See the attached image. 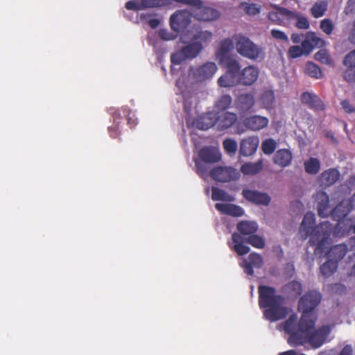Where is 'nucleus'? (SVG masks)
I'll return each mask as SVG.
<instances>
[{
    "instance_id": "nucleus-1",
    "label": "nucleus",
    "mask_w": 355,
    "mask_h": 355,
    "mask_svg": "<svg viewBox=\"0 0 355 355\" xmlns=\"http://www.w3.org/2000/svg\"><path fill=\"white\" fill-rule=\"evenodd\" d=\"M302 290V284L296 280H292L282 286L281 292L284 295L277 294L272 286L259 285V306L261 309H264V318L270 322L286 318L292 311L284 306L286 299L295 300L301 295Z\"/></svg>"
},
{
    "instance_id": "nucleus-2",
    "label": "nucleus",
    "mask_w": 355,
    "mask_h": 355,
    "mask_svg": "<svg viewBox=\"0 0 355 355\" xmlns=\"http://www.w3.org/2000/svg\"><path fill=\"white\" fill-rule=\"evenodd\" d=\"M315 322L316 320H309L304 323L297 322V315H290L284 323V330L289 334L288 344L300 346L309 343L315 349L322 346L329 334V329L327 326H322L315 329Z\"/></svg>"
},
{
    "instance_id": "nucleus-3",
    "label": "nucleus",
    "mask_w": 355,
    "mask_h": 355,
    "mask_svg": "<svg viewBox=\"0 0 355 355\" xmlns=\"http://www.w3.org/2000/svg\"><path fill=\"white\" fill-rule=\"evenodd\" d=\"M315 220L313 213L305 214L300 225L301 236L304 240L309 236L310 245H315L314 253L322 254L327 248L333 227L331 223L328 221H324L315 226Z\"/></svg>"
},
{
    "instance_id": "nucleus-4",
    "label": "nucleus",
    "mask_w": 355,
    "mask_h": 355,
    "mask_svg": "<svg viewBox=\"0 0 355 355\" xmlns=\"http://www.w3.org/2000/svg\"><path fill=\"white\" fill-rule=\"evenodd\" d=\"M236 229L239 233L234 232L232 234L233 245L230 248L239 256L247 254L250 248L243 244L245 238L254 234L258 230V225L254 221L242 220L237 225Z\"/></svg>"
},
{
    "instance_id": "nucleus-5",
    "label": "nucleus",
    "mask_w": 355,
    "mask_h": 355,
    "mask_svg": "<svg viewBox=\"0 0 355 355\" xmlns=\"http://www.w3.org/2000/svg\"><path fill=\"white\" fill-rule=\"evenodd\" d=\"M322 299L321 294L316 291H309L305 293L298 302L297 308L302 311V315L297 322L304 323L309 320H316L317 317L313 313L320 304Z\"/></svg>"
},
{
    "instance_id": "nucleus-6",
    "label": "nucleus",
    "mask_w": 355,
    "mask_h": 355,
    "mask_svg": "<svg viewBox=\"0 0 355 355\" xmlns=\"http://www.w3.org/2000/svg\"><path fill=\"white\" fill-rule=\"evenodd\" d=\"M233 39L236 51L241 56L252 60L263 58V48L254 43L248 37L242 34H236L233 36Z\"/></svg>"
},
{
    "instance_id": "nucleus-7",
    "label": "nucleus",
    "mask_w": 355,
    "mask_h": 355,
    "mask_svg": "<svg viewBox=\"0 0 355 355\" xmlns=\"http://www.w3.org/2000/svg\"><path fill=\"white\" fill-rule=\"evenodd\" d=\"M220 62L226 68V73L218 79V85L222 87H231L236 85L241 73L239 62L230 57L222 58Z\"/></svg>"
},
{
    "instance_id": "nucleus-8",
    "label": "nucleus",
    "mask_w": 355,
    "mask_h": 355,
    "mask_svg": "<svg viewBox=\"0 0 355 355\" xmlns=\"http://www.w3.org/2000/svg\"><path fill=\"white\" fill-rule=\"evenodd\" d=\"M202 50V44L201 42L192 41L180 51L171 54V63L172 64H180L187 60L193 59L198 55Z\"/></svg>"
},
{
    "instance_id": "nucleus-9",
    "label": "nucleus",
    "mask_w": 355,
    "mask_h": 355,
    "mask_svg": "<svg viewBox=\"0 0 355 355\" xmlns=\"http://www.w3.org/2000/svg\"><path fill=\"white\" fill-rule=\"evenodd\" d=\"M217 69L218 67L214 62H207L196 67H190L189 77L193 83H202L211 78Z\"/></svg>"
},
{
    "instance_id": "nucleus-10",
    "label": "nucleus",
    "mask_w": 355,
    "mask_h": 355,
    "mask_svg": "<svg viewBox=\"0 0 355 355\" xmlns=\"http://www.w3.org/2000/svg\"><path fill=\"white\" fill-rule=\"evenodd\" d=\"M192 17L193 8L190 10H178L170 17V26L176 32L182 31L191 24Z\"/></svg>"
},
{
    "instance_id": "nucleus-11",
    "label": "nucleus",
    "mask_w": 355,
    "mask_h": 355,
    "mask_svg": "<svg viewBox=\"0 0 355 355\" xmlns=\"http://www.w3.org/2000/svg\"><path fill=\"white\" fill-rule=\"evenodd\" d=\"M210 176L216 181L229 182L240 178V173L232 167L218 166L210 171Z\"/></svg>"
},
{
    "instance_id": "nucleus-12",
    "label": "nucleus",
    "mask_w": 355,
    "mask_h": 355,
    "mask_svg": "<svg viewBox=\"0 0 355 355\" xmlns=\"http://www.w3.org/2000/svg\"><path fill=\"white\" fill-rule=\"evenodd\" d=\"M238 120L237 114L231 112L216 113V128L220 131L231 128Z\"/></svg>"
},
{
    "instance_id": "nucleus-13",
    "label": "nucleus",
    "mask_w": 355,
    "mask_h": 355,
    "mask_svg": "<svg viewBox=\"0 0 355 355\" xmlns=\"http://www.w3.org/2000/svg\"><path fill=\"white\" fill-rule=\"evenodd\" d=\"M275 8L279 10L281 15L287 20L296 19L297 23L295 26L298 29L306 30L309 28L310 23L306 17L300 15L297 12L289 10L284 7L275 6Z\"/></svg>"
},
{
    "instance_id": "nucleus-14",
    "label": "nucleus",
    "mask_w": 355,
    "mask_h": 355,
    "mask_svg": "<svg viewBox=\"0 0 355 355\" xmlns=\"http://www.w3.org/2000/svg\"><path fill=\"white\" fill-rule=\"evenodd\" d=\"M259 70L257 67L249 65L241 71L236 84L250 86L258 79Z\"/></svg>"
},
{
    "instance_id": "nucleus-15",
    "label": "nucleus",
    "mask_w": 355,
    "mask_h": 355,
    "mask_svg": "<svg viewBox=\"0 0 355 355\" xmlns=\"http://www.w3.org/2000/svg\"><path fill=\"white\" fill-rule=\"evenodd\" d=\"M263 261L262 257L256 252L250 254L248 259H245L240 263L244 272L249 276L254 275L253 268H261L263 266Z\"/></svg>"
},
{
    "instance_id": "nucleus-16",
    "label": "nucleus",
    "mask_w": 355,
    "mask_h": 355,
    "mask_svg": "<svg viewBox=\"0 0 355 355\" xmlns=\"http://www.w3.org/2000/svg\"><path fill=\"white\" fill-rule=\"evenodd\" d=\"M269 120L266 116L261 115H252L243 119V125L253 132L259 131L268 126Z\"/></svg>"
},
{
    "instance_id": "nucleus-17",
    "label": "nucleus",
    "mask_w": 355,
    "mask_h": 355,
    "mask_svg": "<svg viewBox=\"0 0 355 355\" xmlns=\"http://www.w3.org/2000/svg\"><path fill=\"white\" fill-rule=\"evenodd\" d=\"M242 195L247 200L258 205L267 206L271 201L270 197L266 193L250 189H243Z\"/></svg>"
},
{
    "instance_id": "nucleus-18",
    "label": "nucleus",
    "mask_w": 355,
    "mask_h": 355,
    "mask_svg": "<svg viewBox=\"0 0 355 355\" xmlns=\"http://www.w3.org/2000/svg\"><path fill=\"white\" fill-rule=\"evenodd\" d=\"M324 42L322 39L318 37L313 32H308L305 35V39L301 42V48L305 55L309 54L314 47H321Z\"/></svg>"
},
{
    "instance_id": "nucleus-19",
    "label": "nucleus",
    "mask_w": 355,
    "mask_h": 355,
    "mask_svg": "<svg viewBox=\"0 0 355 355\" xmlns=\"http://www.w3.org/2000/svg\"><path fill=\"white\" fill-rule=\"evenodd\" d=\"M330 244V239H329V244L327 248L324 250V252L320 256H327L328 259H331L337 263L343 259L348 251V247L344 243L338 244L332 246L327 252L326 251Z\"/></svg>"
},
{
    "instance_id": "nucleus-20",
    "label": "nucleus",
    "mask_w": 355,
    "mask_h": 355,
    "mask_svg": "<svg viewBox=\"0 0 355 355\" xmlns=\"http://www.w3.org/2000/svg\"><path fill=\"white\" fill-rule=\"evenodd\" d=\"M301 101L310 109L319 112L325 109V105L320 98L313 93L305 92L301 96Z\"/></svg>"
},
{
    "instance_id": "nucleus-21",
    "label": "nucleus",
    "mask_w": 355,
    "mask_h": 355,
    "mask_svg": "<svg viewBox=\"0 0 355 355\" xmlns=\"http://www.w3.org/2000/svg\"><path fill=\"white\" fill-rule=\"evenodd\" d=\"M255 105L254 93L240 94L235 100L236 108L241 112L250 111Z\"/></svg>"
},
{
    "instance_id": "nucleus-22",
    "label": "nucleus",
    "mask_w": 355,
    "mask_h": 355,
    "mask_svg": "<svg viewBox=\"0 0 355 355\" xmlns=\"http://www.w3.org/2000/svg\"><path fill=\"white\" fill-rule=\"evenodd\" d=\"M259 139L257 136H250L244 138L240 143L239 152L243 156H250L253 155L259 146Z\"/></svg>"
},
{
    "instance_id": "nucleus-23",
    "label": "nucleus",
    "mask_w": 355,
    "mask_h": 355,
    "mask_svg": "<svg viewBox=\"0 0 355 355\" xmlns=\"http://www.w3.org/2000/svg\"><path fill=\"white\" fill-rule=\"evenodd\" d=\"M340 177V171L336 168H331L322 171L318 176V180L321 186L328 187L334 184Z\"/></svg>"
},
{
    "instance_id": "nucleus-24",
    "label": "nucleus",
    "mask_w": 355,
    "mask_h": 355,
    "mask_svg": "<svg viewBox=\"0 0 355 355\" xmlns=\"http://www.w3.org/2000/svg\"><path fill=\"white\" fill-rule=\"evenodd\" d=\"M199 157L205 163H216L221 159V155L217 148L205 146L202 148L198 153Z\"/></svg>"
},
{
    "instance_id": "nucleus-25",
    "label": "nucleus",
    "mask_w": 355,
    "mask_h": 355,
    "mask_svg": "<svg viewBox=\"0 0 355 355\" xmlns=\"http://www.w3.org/2000/svg\"><path fill=\"white\" fill-rule=\"evenodd\" d=\"M196 128L201 130H206L216 125V113L207 112L200 116L194 122Z\"/></svg>"
},
{
    "instance_id": "nucleus-26",
    "label": "nucleus",
    "mask_w": 355,
    "mask_h": 355,
    "mask_svg": "<svg viewBox=\"0 0 355 355\" xmlns=\"http://www.w3.org/2000/svg\"><path fill=\"white\" fill-rule=\"evenodd\" d=\"M315 200L318 205V214L321 217L328 215L329 208V198L324 191H319L316 193Z\"/></svg>"
},
{
    "instance_id": "nucleus-27",
    "label": "nucleus",
    "mask_w": 355,
    "mask_h": 355,
    "mask_svg": "<svg viewBox=\"0 0 355 355\" xmlns=\"http://www.w3.org/2000/svg\"><path fill=\"white\" fill-rule=\"evenodd\" d=\"M215 208L221 214L239 217L244 214L243 209L239 205L234 204L216 203Z\"/></svg>"
},
{
    "instance_id": "nucleus-28",
    "label": "nucleus",
    "mask_w": 355,
    "mask_h": 355,
    "mask_svg": "<svg viewBox=\"0 0 355 355\" xmlns=\"http://www.w3.org/2000/svg\"><path fill=\"white\" fill-rule=\"evenodd\" d=\"M258 100L262 107L266 110L272 109L275 102V96L273 89L263 88L259 96Z\"/></svg>"
},
{
    "instance_id": "nucleus-29",
    "label": "nucleus",
    "mask_w": 355,
    "mask_h": 355,
    "mask_svg": "<svg viewBox=\"0 0 355 355\" xmlns=\"http://www.w3.org/2000/svg\"><path fill=\"white\" fill-rule=\"evenodd\" d=\"M292 159L293 155L289 150L280 149L275 153L273 162L275 164L284 168L291 164Z\"/></svg>"
},
{
    "instance_id": "nucleus-30",
    "label": "nucleus",
    "mask_w": 355,
    "mask_h": 355,
    "mask_svg": "<svg viewBox=\"0 0 355 355\" xmlns=\"http://www.w3.org/2000/svg\"><path fill=\"white\" fill-rule=\"evenodd\" d=\"M234 44L235 43L233 38H225L220 41V47L217 53L220 60L224 58L231 57L229 53L233 49Z\"/></svg>"
},
{
    "instance_id": "nucleus-31",
    "label": "nucleus",
    "mask_w": 355,
    "mask_h": 355,
    "mask_svg": "<svg viewBox=\"0 0 355 355\" xmlns=\"http://www.w3.org/2000/svg\"><path fill=\"white\" fill-rule=\"evenodd\" d=\"M211 199L214 201L234 202L235 198L224 190L216 187L211 188Z\"/></svg>"
},
{
    "instance_id": "nucleus-32",
    "label": "nucleus",
    "mask_w": 355,
    "mask_h": 355,
    "mask_svg": "<svg viewBox=\"0 0 355 355\" xmlns=\"http://www.w3.org/2000/svg\"><path fill=\"white\" fill-rule=\"evenodd\" d=\"M232 103V98L229 94H223L218 97L214 103V108L217 112L227 110Z\"/></svg>"
},
{
    "instance_id": "nucleus-33",
    "label": "nucleus",
    "mask_w": 355,
    "mask_h": 355,
    "mask_svg": "<svg viewBox=\"0 0 355 355\" xmlns=\"http://www.w3.org/2000/svg\"><path fill=\"white\" fill-rule=\"evenodd\" d=\"M304 166L306 173L315 175L320 169V162L318 158L310 157L304 162Z\"/></svg>"
},
{
    "instance_id": "nucleus-34",
    "label": "nucleus",
    "mask_w": 355,
    "mask_h": 355,
    "mask_svg": "<svg viewBox=\"0 0 355 355\" xmlns=\"http://www.w3.org/2000/svg\"><path fill=\"white\" fill-rule=\"evenodd\" d=\"M263 168L262 161L255 163H245L242 165L241 171L243 174L254 175L259 173Z\"/></svg>"
},
{
    "instance_id": "nucleus-35",
    "label": "nucleus",
    "mask_w": 355,
    "mask_h": 355,
    "mask_svg": "<svg viewBox=\"0 0 355 355\" xmlns=\"http://www.w3.org/2000/svg\"><path fill=\"white\" fill-rule=\"evenodd\" d=\"M337 268L338 263L331 259H328L325 263L320 266V269L322 275L324 277H330L336 272Z\"/></svg>"
},
{
    "instance_id": "nucleus-36",
    "label": "nucleus",
    "mask_w": 355,
    "mask_h": 355,
    "mask_svg": "<svg viewBox=\"0 0 355 355\" xmlns=\"http://www.w3.org/2000/svg\"><path fill=\"white\" fill-rule=\"evenodd\" d=\"M304 71L308 76L316 79L321 78L322 76L321 69L316 64L311 62H308L306 64Z\"/></svg>"
},
{
    "instance_id": "nucleus-37",
    "label": "nucleus",
    "mask_w": 355,
    "mask_h": 355,
    "mask_svg": "<svg viewBox=\"0 0 355 355\" xmlns=\"http://www.w3.org/2000/svg\"><path fill=\"white\" fill-rule=\"evenodd\" d=\"M244 241L258 249H263L266 245L264 239L255 233L250 236L245 238Z\"/></svg>"
},
{
    "instance_id": "nucleus-38",
    "label": "nucleus",
    "mask_w": 355,
    "mask_h": 355,
    "mask_svg": "<svg viewBox=\"0 0 355 355\" xmlns=\"http://www.w3.org/2000/svg\"><path fill=\"white\" fill-rule=\"evenodd\" d=\"M314 58L322 64L332 65L334 63L327 49H320L315 54Z\"/></svg>"
},
{
    "instance_id": "nucleus-39",
    "label": "nucleus",
    "mask_w": 355,
    "mask_h": 355,
    "mask_svg": "<svg viewBox=\"0 0 355 355\" xmlns=\"http://www.w3.org/2000/svg\"><path fill=\"white\" fill-rule=\"evenodd\" d=\"M277 143L273 139H267L262 142L261 150L266 155L272 154L276 149Z\"/></svg>"
},
{
    "instance_id": "nucleus-40",
    "label": "nucleus",
    "mask_w": 355,
    "mask_h": 355,
    "mask_svg": "<svg viewBox=\"0 0 355 355\" xmlns=\"http://www.w3.org/2000/svg\"><path fill=\"white\" fill-rule=\"evenodd\" d=\"M349 213V209H344L342 203L338 205L332 211V216L337 220L345 218Z\"/></svg>"
},
{
    "instance_id": "nucleus-41",
    "label": "nucleus",
    "mask_w": 355,
    "mask_h": 355,
    "mask_svg": "<svg viewBox=\"0 0 355 355\" xmlns=\"http://www.w3.org/2000/svg\"><path fill=\"white\" fill-rule=\"evenodd\" d=\"M327 10V6L321 3H315L311 8V12L313 17L319 18L324 15Z\"/></svg>"
},
{
    "instance_id": "nucleus-42",
    "label": "nucleus",
    "mask_w": 355,
    "mask_h": 355,
    "mask_svg": "<svg viewBox=\"0 0 355 355\" xmlns=\"http://www.w3.org/2000/svg\"><path fill=\"white\" fill-rule=\"evenodd\" d=\"M270 6L273 8L275 10H276V11L269 12L268 14V18L275 24L282 25L283 21L280 16H282V17H284L281 15L279 10L275 8V6H279L276 4H271Z\"/></svg>"
},
{
    "instance_id": "nucleus-43",
    "label": "nucleus",
    "mask_w": 355,
    "mask_h": 355,
    "mask_svg": "<svg viewBox=\"0 0 355 355\" xmlns=\"http://www.w3.org/2000/svg\"><path fill=\"white\" fill-rule=\"evenodd\" d=\"M225 150L230 155L234 154L237 150V143L232 139H226L223 142Z\"/></svg>"
},
{
    "instance_id": "nucleus-44",
    "label": "nucleus",
    "mask_w": 355,
    "mask_h": 355,
    "mask_svg": "<svg viewBox=\"0 0 355 355\" xmlns=\"http://www.w3.org/2000/svg\"><path fill=\"white\" fill-rule=\"evenodd\" d=\"M212 37V33L209 31H200L197 34L194 35L192 37L191 41L200 42H207L211 40Z\"/></svg>"
},
{
    "instance_id": "nucleus-45",
    "label": "nucleus",
    "mask_w": 355,
    "mask_h": 355,
    "mask_svg": "<svg viewBox=\"0 0 355 355\" xmlns=\"http://www.w3.org/2000/svg\"><path fill=\"white\" fill-rule=\"evenodd\" d=\"M320 28L322 32L329 35L332 33L334 26L329 19H324L320 21Z\"/></svg>"
},
{
    "instance_id": "nucleus-46",
    "label": "nucleus",
    "mask_w": 355,
    "mask_h": 355,
    "mask_svg": "<svg viewBox=\"0 0 355 355\" xmlns=\"http://www.w3.org/2000/svg\"><path fill=\"white\" fill-rule=\"evenodd\" d=\"M142 3L145 8H148L166 6L168 0H142Z\"/></svg>"
},
{
    "instance_id": "nucleus-47",
    "label": "nucleus",
    "mask_w": 355,
    "mask_h": 355,
    "mask_svg": "<svg viewBox=\"0 0 355 355\" xmlns=\"http://www.w3.org/2000/svg\"><path fill=\"white\" fill-rule=\"evenodd\" d=\"M244 6V10L246 14L249 15H256L260 12V8L254 3H242Z\"/></svg>"
},
{
    "instance_id": "nucleus-48",
    "label": "nucleus",
    "mask_w": 355,
    "mask_h": 355,
    "mask_svg": "<svg viewBox=\"0 0 355 355\" xmlns=\"http://www.w3.org/2000/svg\"><path fill=\"white\" fill-rule=\"evenodd\" d=\"M343 64L348 67L347 69L355 68V49L345 55Z\"/></svg>"
},
{
    "instance_id": "nucleus-49",
    "label": "nucleus",
    "mask_w": 355,
    "mask_h": 355,
    "mask_svg": "<svg viewBox=\"0 0 355 355\" xmlns=\"http://www.w3.org/2000/svg\"><path fill=\"white\" fill-rule=\"evenodd\" d=\"M304 54L303 49L300 46H291L288 49V55L291 58H297Z\"/></svg>"
},
{
    "instance_id": "nucleus-50",
    "label": "nucleus",
    "mask_w": 355,
    "mask_h": 355,
    "mask_svg": "<svg viewBox=\"0 0 355 355\" xmlns=\"http://www.w3.org/2000/svg\"><path fill=\"white\" fill-rule=\"evenodd\" d=\"M125 7L127 10L135 11L145 9V7L143 6L142 0H141L140 3L135 1H129L125 3Z\"/></svg>"
},
{
    "instance_id": "nucleus-51",
    "label": "nucleus",
    "mask_w": 355,
    "mask_h": 355,
    "mask_svg": "<svg viewBox=\"0 0 355 355\" xmlns=\"http://www.w3.org/2000/svg\"><path fill=\"white\" fill-rule=\"evenodd\" d=\"M271 35L273 38L280 40L282 42H288V37L286 35V34L280 30L277 29H272L270 31Z\"/></svg>"
},
{
    "instance_id": "nucleus-52",
    "label": "nucleus",
    "mask_w": 355,
    "mask_h": 355,
    "mask_svg": "<svg viewBox=\"0 0 355 355\" xmlns=\"http://www.w3.org/2000/svg\"><path fill=\"white\" fill-rule=\"evenodd\" d=\"M343 78L348 83L355 82V69H347L344 72Z\"/></svg>"
},
{
    "instance_id": "nucleus-53",
    "label": "nucleus",
    "mask_w": 355,
    "mask_h": 355,
    "mask_svg": "<svg viewBox=\"0 0 355 355\" xmlns=\"http://www.w3.org/2000/svg\"><path fill=\"white\" fill-rule=\"evenodd\" d=\"M119 122H117L108 128V132L111 137L116 138L120 134Z\"/></svg>"
},
{
    "instance_id": "nucleus-54",
    "label": "nucleus",
    "mask_w": 355,
    "mask_h": 355,
    "mask_svg": "<svg viewBox=\"0 0 355 355\" xmlns=\"http://www.w3.org/2000/svg\"><path fill=\"white\" fill-rule=\"evenodd\" d=\"M340 105L342 108L347 113H352L355 112V107L352 105L348 100H343Z\"/></svg>"
},
{
    "instance_id": "nucleus-55",
    "label": "nucleus",
    "mask_w": 355,
    "mask_h": 355,
    "mask_svg": "<svg viewBox=\"0 0 355 355\" xmlns=\"http://www.w3.org/2000/svg\"><path fill=\"white\" fill-rule=\"evenodd\" d=\"M195 164L197 173L200 176H203L207 172V168H205V164L198 161H196Z\"/></svg>"
},
{
    "instance_id": "nucleus-56",
    "label": "nucleus",
    "mask_w": 355,
    "mask_h": 355,
    "mask_svg": "<svg viewBox=\"0 0 355 355\" xmlns=\"http://www.w3.org/2000/svg\"><path fill=\"white\" fill-rule=\"evenodd\" d=\"M348 40L352 44H355V19L353 21L352 28L349 33Z\"/></svg>"
},
{
    "instance_id": "nucleus-57",
    "label": "nucleus",
    "mask_w": 355,
    "mask_h": 355,
    "mask_svg": "<svg viewBox=\"0 0 355 355\" xmlns=\"http://www.w3.org/2000/svg\"><path fill=\"white\" fill-rule=\"evenodd\" d=\"M303 34H299V33H293L291 35V40L295 44H298L301 42L302 38L303 37Z\"/></svg>"
},
{
    "instance_id": "nucleus-58",
    "label": "nucleus",
    "mask_w": 355,
    "mask_h": 355,
    "mask_svg": "<svg viewBox=\"0 0 355 355\" xmlns=\"http://www.w3.org/2000/svg\"><path fill=\"white\" fill-rule=\"evenodd\" d=\"M148 25L152 28H156L160 24V21L158 19H150L148 21Z\"/></svg>"
},
{
    "instance_id": "nucleus-59",
    "label": "nucleus",
    "mask_w": 355,
    "mask_h": 355,
    "mask_svg": "<svg viewBox=\"0 0 355 355\" xmlns=\"http://www.w3.org/2000/svg\"><path fill=\"white\" fill-rule=\"evenodd\" d=\"M159 35L160 37L165 40H169L171 39V37L168 36V34L166 30L161 29L159 31Z\"/></svg>"
},
{
    "instance_id": "nucleus-60",
    "label": "nucleus",
    "mask_w": 355,
    "mask_h": 355,
    "mask_svg": "<svg viewBox=\"0 0 355 355\" xmlns=\"http://www.w3.org/2000/svg\"><path fill=\"white\" fill-rule=\"evenodd\" d=\"M352 348L349 346H346L342 349L339 355H352Z\"/></svg>"
},
{
    "instance_id": "nucleus-61",
    "label": "nucleus",
    "mask_w": 355,
    "mask_h": 355,
    "mask_svg": "<svg viewBox=\"0 0 355 355\" xmlns=\"http://www.w3.org/2000/svg\"><path fill=\"white\" fill-rule=\"evenodd\" d=\"M332 289L333 290H340L341 291H343V292H345L346 291L345 286L340 284H335L332 286Z\"/></svg>"
},
{
    "instance_id": "nucleus-62",
    "label": "nucleus",
    "mask_w": 355,
    "mask_h": 355,
    "mask_svg": "<svg viewBox=\"0 0 355 355\" xmlns=\"http://www.w3.org/2000/svg\"><path fill=\"white\" fill-rule=\"evenodd\" d=\"M349 245L351 250H355V236L349 239Z\"/></svg>"
},
{
    "instance_id": "nucleus-63",
    "label": "nucleus",
    "mask_w": 355,
    "mask_h": 355,
    "mask_svg": "<svg viewBox=\"0 0 355 355\" xmlns=\"http://www.w3.org/2000/svg\"><path fill=\"white\" fill-rule=\"evenodd\" d=\"M278 355H297V352L293 349H291L284 352H281Z\"/></svg>"
},
{
    "instance_id": "nucleus-64",
    "label": "nucleus",
    "mask_w": 355,
    "mask_h": 355,
    "mask_svg": "<svg viewBox=\"0 0 355 355\" xmlns=\"http://www.w3.org/2000/svg\"><path fill=\"white\" fill-rule=\"evenodd\" d=\"M349 275L351 277H355V263L352 266V267L351 268Z\"/></svg>"
}]
</instances>
